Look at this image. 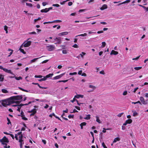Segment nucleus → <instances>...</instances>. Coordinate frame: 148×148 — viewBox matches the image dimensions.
Segmentation results:
<instances>
[{
    "mask_svg": "<svg viewBox=\"0 0 148 148\" xmlns=\"http://www.w3.org/2000/svg\"><path fill=\"white\" fill-rule=\"evenodd\" d=\"M10 135L12 137L13 139H14V136L12 134H10Z\"/></svg>",
    "mask_w": 148,
    "mask_h": 148,
    "instance_id": "62",
    "label": "nucleus"
},
{
    "mask_svg": "<svg viewBox=\"0 0 148 148\" xmlns=\"http://www.w3.org/2000/svg\"><path fill=\"white\" fill-rule=\"evenodd\" d=\"M96 121L98 123H101V122L100 121V119H99V118L98 116H96Z\"/></svg>",
    "mask_w": 148,
    "mask_h": 148,
    "instance_id": "20",
    "label": "nucleus"
},
{
    "mask_svg": "<svg viewBox=\"0 0 148 148\" xmlns=\"http://www.w3.org/2000/svg\"><path fill=\"white\" fill-rule=\"evenodd\" d=\"M62 53L63 54H66L67 53V51L66 50H63L62 51Z\"/></svg>",
    "mask_w": 148,
    "mask_h": 148,
    "instance_id": "39",
    "label": "nucleus"
},
{
    "mask_svg": "<svg viewBox=\"0 0 148 148\" xmlns=\"http://www.w3.org/2000/svg\"><path fill=\"white\" fill-rule=\"evenodd\" d=\"M127 91H126L124 92L123 94V95H127Z\"/></svg>",
    "mask_w": 148,
    "mask_h": 148,
    "instance_id": "56",
    "label": "nucleus"
},
{
    "mask_svg": "<svg viewBox=\"0 0 148 148\" xmlns=\"http://www.w3.org/2000/svg\"><path fill=\"white\" fill-rule=\"evenodd\" d=\"M22 98L23 97L22 95H21L12 96L10 98V99L11 100H20L22 99Z\"/></svg>",
    "mask_w": 148,
    "mask_h": 148,
    "instance_id": "3",
    "label": "nucleus"
},
{
    "mask_svg": "<svg viewBox=\"0 0 148 148\" xmlns=\"http://www.w3.org/2000/svg\"><path fill=\"white\" fill-rule=\"evenodd\" d=\"M102 44L101 47L102 48L104 47L106 45V43L105 42H102Z\"/></svg>",
    "mask_w": 148,
    "mask_h": 148,
    "instance_id": "33",
    "label": "nucleus"
},
{
    "mask_svg": "<svg viewBox=\"0 0 148 148\" xmlns=\"http://www.w3.org/2000/svg\"><path fill=\"white\" fill-rule=\"evenodd\" d=\"M103 130H102V132H103V133H106V130H110V129L109 128H107V129H105L104 128H103Z\"/></svg>",
    "mask_w": 148,
    "mask_h": 148,
    "instance_id": "36",
    "label": "nucleus"
},
{
    "mask_svg": "<svg viewBox=\"0 0 148 148\" xmlns=\"http://www.w3.org/2000/svg\"><path fill=\"white\" fill-rule=\"evenodd\" d=\"M126 121L127 124H130L132 123V121L131 119H129L126 120Z\"/></svg>",
    "mask_w": 148,
    "mask_h": 148,
    "instance_id": "21",
    "label": "nucleus"
},
{
    "mask_svg": "<svg viewBox=\"0 0 148 148\" xmlns=\"http://www.w3.org/2000/svg\"><path fill=\"white\" fill-rule=\"evenodd\" d=\"M0 142L2 144L7 145V144L4 143H8L9 142V141L8 138L5 136H4L1 139H0Z\"/></svg>",
    "mask_w": 148,
    "mask_h": 148,
    "instance_id": "2",
    "label": "nucleus"
},
{
    "mask_svg": "<svg viewBox=\"0 0 148 148\" xmlns=\"http://www.w3.org/2000/svg\"><path fill=\"white\" fill-rule=\"evenodd\" d=\"M42 141L45 145L46 144V142L45 140L42 139Z\"/></svg>",
    "mask_w": 148,
    "mask_h": 148,
    "instance_id": "64",
    "label": "nucleus"
},
{
    "mask_svg": "<svg viewBox=\"0 0 148 148\" xmlns=\"http://www.w3.org/2000/svg\"><path fill=\"white\" fill-rule=\"evenodd\" d=\"M4 79V75L2 74H0V81L2 82L3 81Z\"/></svg>",
    "mask_w": 148,
    "mask_h": 148,
    "instance_id": "15",
    "label": "nucleus"
},
{
    "mask_svg": "<svg viewBox=\"0 0 148 148\" xmlns=\"http://www.w3.org/2000/svg\"><path fill=\"white\" fill-rule=\"evenodd\" d=\"M118 54V52L117 51H116L113 50L111 51V52L110 53V54L111 55H116Z\"/></svg>",
    "mask_w": 148,
    "mask_h": 148,
    "instance_id": "12",
    "label": "nucleus"
},
{
    "mask_svg": "<svg viewBox=\"0 0 148 148\" xmlns=\"http://www.w3.org/2000/svg\"><path fill=\"white\" fill-rule=\"evenodd\" d=\"M90 114L87 115L86 117L84 118V119L86 120L90 119Z\"/></svg>",
    "mask_w": 148,
    "mask_h": 148,
    "instance_id": "23",
    "label": "nucleus"
},
{
    "mask_svg": "<svg viewBox=\"0 0 148 148\" xmlns=\"http://www.w3.org/2000/svg\"><path fill=\"white\" fill-rule=\"evenodd\" d=\"M22 47H21L20 48L19 50H20V51L23 54H25L26 52H25L23 50V49H21Z\"/></svg>",
    "mask_w": 148,
    "mask_h": 148,
    "instance_id": "25",
    "label": "nucleus"
},
{
    "mask_svg": "<svg viewBox=\"0 0 148 148\" xmlns=\"http://www.w3.org/2000/svg\"><path fill=\"white\" fill-rule=\"evenodd\" d=\"M99 73L101 74H102L103 75H104L105 74V73L103 70H102L100 71L99 72Z\"/></svg>",
    "mask_w": 148,
    "mask_h": 148,
    "instance_id": "53",
    "label": "nucleus"
},
{
    "mask_svg": "<svg viewBox=\"0 0 148 148\" xmlns=\"http://www.w3.org/2000/svg\"><path fill=\"white\" fill-rule=\"evenodd\" d=\"M107 5L106 4L103 5L100 8V9L101 10H103L107 8Z\"/></svg>",
    "mask_w": 148,
    "mask_h": 148,
    "instance_id": "14",
    "label": "nucleus"
},
{
    "mask_svg": "<svg viewBox=\"0 0 148 148\" xmlns=\"http://www.w3.org/2000/svg\"><path fill=\"white\" fill-rule=\"evenodd\" d=\"M140 100L143 104L146 105L147 104V103L145 101L143 97H141L140 98Z\"/></svg>",
    "mask_w": 148,
    "mask_h": 148,
    "instance_id": "8",
    "label": "nucleus"
},
{
    "mask_svg": "<svg viewBox=\"0 0 148 148\" xmlns=\"http://www.w3.org/2000/svg\"><path fill=\"white\" fill-rule=\"evenodd\" d=\"M36 109H34L31 111H29V112H32L31 114H30V116H33L36 113Z\"/></svg>",
    "mask_w": 148,
    "mask_h": 148,
    "instance_id": "10",
    "label": "nucleus"
},
{
    "mask_svg": "<svg viewBox=\"0 0 148 148\" xmlns=\"http://www.w3.org/2000/svg\"><path fill=\"white\" fill-rule=\"evenodd\" d=\"M9 99H10V104L12 103H15V102H14V101L13 100H11L10 99V98H9Z\"/></svg>",
    "mask_w": 148,
    "mask_h": 148,
    "instance_id": "51",
    "label": "nucleus"
},
{
    "mask_svg": "<svg viewBox=\"0 0 148 148\" xmlns=\"http://www.w3.org/2000/svg\"><path fill=\"white\" fill-rule=\"evenodd\" d=\"M77 74V72H74L73 73H69V74L70 75H76V74Z\"/></svg>",
    "mask_w": 148,
    "mask_h": 148,
    "instance_id": "43",
    "label": "nucleus"
},
{
    "mask_svg": "<svg viewBox=\"0 0 148 148\" xmlns=\"http://www.w3.org/2000/svg\"><path fill=\"white\" fill-rule=\"evenodd\" d=\"M31 42L30 41H27L26 42L25 41L21 46V47H23V45L25 47H29L31 45Z\"/></svg>",
    "mask_w": 148,
    "mask_h": 148,
    "instance_id": "4",
    "label": "nucleus"
},
{
    "mask_svg": "<svg viewBox=\"0 0 148 148\" xmlns=\"http://www.w3.org/2000/svg\"><path fill=\"white\" fill-rule=\"evenodd\" d=\"M82 126H85L86 125L87 123L85 122H83L82 123H81L80 124Z\"/></svg>",
    "mask_w": 148,
    "mask_h": 148,
    "instance_id": "37",
    "label": "nucleus"
},
{
    "mask_svg": "<svg viewBox=\"0 0 148 148\" xmlns=\"http://www.w3.org/2000/svg\"><path fill=\"white\" fill-rule=\"evenodd\" d=\"M72 47L75 48H78V46L77 44H75L72 46Z\"/></svg>",
    "mask_w": 148,
    "mask_h": 148,
    "instance_id": "40",
    "label": "nucleus"
},
{
    "mask_svg": "<svg viewBox=\"0 0 148 148\" xmlns=\"http://www.w3.org/2000/svg\"><path fill=\"white\" fill-rule=\"evenodd\" d=\"M3 70L4 71L6 72L7 73H10L12 75H14V74L10 70H8L6 68H4L3 69Z\"/></svg>",
    "mask_w": 148,
    "mask_h": 148,
    "instance_id": "9",
    "label": "nucleus"
},
{
    "mask_svg": "<svg viewBox=\"0 0 148 148\" xmlns=\"http://www.w3.org/2000/svg\"><path fill=\"white\" fill-rule=\"evenodd\" d=\"M52 115L53 116L55 117L56 118V119H58V120L60 121H62V120L58 116H56L54 113H52Z\"/></svg>",
    "mask_w": 148,
    "mask_h": 148,
    "instance_id": "27",
    "label": "nucleus"
},
{
    "mask_svg": "<svg viewBox=\"0 0 148 148\" xmlns=\"http://www.w3.org/2000/svg\"><path fill=\"white\" fill-rule=\"evenodd\" d=\"M47 4V3L46 2H43L42 3V5L43 6H45Z\"/></svg>",
    "mask_w": 148,
    "mask_h": 148,
    "instance_id": "52",
    "label": "nucleus"
},
{
    "mask_svg": "<svg viewBox=\"0 0 148 148\" xmlns=\"http://www.w3.org/2000/svg\"><path fill=\"white\" fill-rule=\"evenodd\" d=\"M86 54L85 53L82 52V53L80 54V55L82 57H83V55H85Z\"/></svg>",
    "mask_w": 148,
    "mask_h": 148,
    "instance_id": "42",
    "label": "nucleus"
},
{
    "mask_svg": "<svg viewBox=\"0 0 148 148\" xmlns=\"http://www.w3.org/2000/svg\"><path fill=\"white\" fill-rule=\"evenodd\" d=\"M8 51H11V52L9 53V55L8 56V57H9L12 54L13 52V50L11 49H9L8 50Z\"/></svg>",
    "mask_w": 148,
    "mask_h": 148,
    "instance_id": "29",
    "label": "nucleus"
},
{
    "mask_svg": "<svg viewBox=\"0 0 148 148\" xmlns=\"http://www.w3.org/2000/svg\"><path fill=\"white\" fill-rule=\"evenodd\" d=\"M2 92L3 93H6L8 92V90L5 89H3L1 90Z\"/></svg>",
    "mask_w": 148,
    "mask_h": 148,
    "instance_id": "26",
    "label": "nucleus"
},
{
    "mask_svg": "<svg viewBox=\"0 0 148 148\" xmlns=\"http://www.w3.org/2000/svg\"><path fill=\"white\" fill-rule=\"evenodd\" d=\"M62 22V21L60 20H54V21H52V23H55V22L60 23V22Z\"/></svg>",
    "mask_w": 148,
    "mask_h": 148,
    "instance_id": "28",
    "label": "nucleus"
},
{
    "mask_svg": "<svg viewBox=\"0 0 148 148\" xmlns=\"http://www.w3.org/2000/svg\"><path fill=\"white\" fill-rule=\"evenodd\" d=\"M18 88L20 90L23 91H24V92H29L27 90H25L23 88H21V87H19Z\"/></svg>",
    "mask_w": 148,
    "mask_h": 148,
    "instance_id": "30",
    "label": "nucleus"
},
{
    "mask_svg": "<svg viewBox=\"0 0 148 148\" xmlns=\"http://www.w3.org/2000/svg\"><path fill=\"white\" fill-rule=\"evenodd\" d=\"M21 116L22 117V119L23 120H27V118L26 117H24V116H23V115H22Z\"/></svg>",
    "mask_w": 148,
    "mask_h": 148,
    "instance_id": "41",
    "label": "nucleus"
},
{
    "mask_svg": "<svg viewBox=\"0 0 148 148\" xmlns=\"http://www.w3.org/2000/svg\"><path fill=\"white\" fill-rule=\"evenodd\" d=\"M87 35V34L86 33H85L84 34H80V35H78L75 36V37L77 36H86Z\"/></svg>",
    "mask_w": 148,
    "mask_h": 148,
    "instance_id": "22",
    "label": "nucleus"
},
{
    "mask_svg": "<svg viewBox=\"0 0 148 148\" xmlns=\"http://www.w3.org/2000/svg\"><path fill=\"white\" fill-rule=\"evenodd\" d=\"M44 56H42L40 57H39V58H35L32 60L31 61H30V63H32V62H35L36 60H37L39 58H40L41 57H43Z\"/></svg>",
    "mask_w": 148,
    "mask_h": 148,
    "instance_id": "19",
    "label": "nucleus"
},
{
    "mask_svg": "<svg viewBox=\"0 0 148 148\" xmlns=\"http://www.w3.org/2000/svg\"><path fill=\"white\" fill-rule=\"evenodd\" d=\"M48 61H49V60H44V61H42V64L46 63Z\"/></svg>",
    "mask_w": 148,
    "mask_h": 148,
    "instance_id": "58",
    "label": "nucleus"
},
{
    "mask_svg": "<svg viewBox=\"0 0 148 148\" xmlns=\"http://www.w3.org/2000/svg\"><path fill=\"white\" fill-rule=\"evenodd\" d=\"M65 73L53 77V79H60L61 77Z\"/></svg>",
    "mask_w": 148,
    "mask_h": 148,
    "instance_id": "7",
    "label": "nucleus"
},
{
    "mask_svg": "<svg viewBox=\"0 0 148 148\" xmlns=\"http://www.w3.org/2000/svg\"><path fill=\"white\" fill-rule=\"evenodd\" d=\"M41 19V18L40 17H38L37 19H35L34 20V22H36L38 20H40Z\"/></svg>",
    "mask_w": 148,
    "mask_h": 148,
    "instance_id": "50",
    "label": "nucleus"
},
{
    "mask_svg": "<svg viewBox=\"0 0 148 148\" xmlns=\"http://www.w3.org/2000/svg\"><path fill=\"white\" fill-rule=\"evenodd\" d=\"M138 89V87H136V88H135L134 90L133 91V92H134V93H135L136 91Z\"/></svg>",
    "mask_w": 148,
    "mask_h": 148,
    "instance_id": "60",
    "label": "nucleus"
},
{
    "mask_svg": "<svg viewBox=\"0 0 148 148\" xmlns=\"http://www.w3.org/2000/svg\"><path fill=\"white\" fill-rule=\"evenodd\" d=\"M83 95H78L75 96V98H77V99L79 98L80 97L83 98Z\"/></svg>",
    "mask_w": 148,
    "mask_h": 148,
    "instance_id": "18",
    "label": "nucleus"
},
{
    "mask_svg": "<svg viewBox=\"0 0 148 148\" xmlns=\"http://www.w3.org/2000/svg\"><path fill=\"white\" fill-rule=\"evenodd\" d=\"M46 48L48 51H51L55 49V47L54 45H50L46 46Z\"/></svg>",
    "mask_w": 148,
    "mask_h": 148,
    "instance_id": "6",
    "label": "nucleus"
},
{
    "mask_svg": "<svg viewBox=\"0 0 148 148\" xmlns=\"http://www.w3.org/2000/svg\"><path fill=\"white\" fill-rule=\"evenodd\" d=\"M130 2V0H127L123 2V4H124L126 3H128Z\"/></svg>",
    "mask_w": 148,
    "mask_h": 148,
    "instance_id": "48",
    "label": "nucleus"
},
{
    "mask_svg": "<svg viewBox=\"0 0 148 148\" xmlns=\"http://www.w3.org/2000/svg\"><path fill=\"white\" fill-rule=\"evenodd\" d=\"M53 75V73H50L47 75L46 76V77L47 78H48L49 77H52V76Z\"/></svg>",
    "mask_w": 148,
    "mask_h": 148,
    "instance_id": "24",
    "label": "nucleus"
},
{
    "mask_svg": "<svg viewBox=\"0 0 148 148\" xmlns=\"http://www.w3.org/2000/svg\"><path fill=\"white\" fill-rule=\"evenodd\" d=\"M137 115L138 113L136 111H135L133 113V116H137Z\"/></svg>",
    "mask_w": 148,
    "mask_h": 148,
    "instance_id": "44",
    "label": "nucleus"
},
{
    "mask_svg": "<svg viewBox=\"0 0 148 148\" xmlns=\"http://www.w3.org/2000/svg\"><path fill=\"white\" fill-rule=\"evenodd\" d=\"M123 113H121L119 114L117 116L119 117H121V116L123 114Z\"/></svg>",
    "mask_w": 148,
    "mask_h": 148,
    "instance_id": "57",
    "label": "nucleus"
},
{
    "mask_svg": "<svg viewBox=\"0 0 148 148\" xmlns=\"http://www.w3.org/2000/svg\"><path fill=\"white\" fill-rule=\"evenodd\" d=\"M60 47L62 48V49H64L65 48V46L63 45H61L60 46Z\"/></svg>",
    "mask_w": 148,
    "mask_h": 148,
    "instance_id": "47",
    "label": "nucleus"
},
{
    "mask_svg": "<svg viewBox=\"0 0 148 148\" xmlns=\"http://www.w3.org/2000/svg\"><path fill=\"white\" fill-rule=\"evenodd\" d=\"M102 145L103 148H107V147L106 146L104 142L102 143Z\"/></svg>",
    "mask_w": 148,
    "mask_h": 148,
    "instance_id": "46",
    "label": "nucleus"
},
{
    "mask_svg": "<svg viewBox=\"0 0 148 148\" xmlns=\"http://www.w3.org/2000/svg\"><path fill=\"white\" fill-rule=\"evenodd\" d=\"M42 77V76L41 75H35L34 76L35 78H41Z\"/></svg>",
    "mask_w": 148,
    "mask_h": 148,
    "instance_id": "38",
    "label": "nucleus"
},
{
    "mask_svg": "<svg viewBox=\"0 0 148 148\" xmlns=\"http://www.w3.org/2000/svg\"><path fill=\"white\" fill-rule=\"evenodd\" d=\"M73 4V3L72 2H68V5L70 6L72 5Z\"/></svg>",
    "mask_w": 148,
    "mask_h": 148,
    "instance_id": "55",
    "label": "nucleus"
},
{
    "mask_svg": "<svg viewBox=\"0 0 148 148\" xmlns=\"http://www.w3.org/2000/svg\"><path fill=\"white\" fill-rule=\"evenodd\" d=\"M120 140V138L119 137H117V138H115L114 140L113 141V143H115L116 142V141H119Z\"/></svg>",
    "mask_w": 148,
    "mask_h": 148,
    "instance_id": "17",
    "label": "nucleus"
},
{
    "mask_svg": "<svg viewBox=\"0 0 148 148\" xmlns=\"http://www.w3.org/2000/svg\"><path fill=\"white\" fill-rule=\"evenodd\" d=\"M32 84H34V85H37L39 87V86H40V85H39V84H38V83H36L33 82L32 83Z\"/></svg>",
    "mask_w": 148,
    "mask_h": 148,
    "instance_id": "54",
    "label": "nucleus"
},
{
    "mask_svg": "<svg viewBox=\"0 0 148 148\" xmlns=\"http://www.w3.org/2000/svg\"><path fill=\"white\" fill-rule=\"evenodd\" d=\"M74 116V115H69L68 116V117L70 119L71 118H73Z\"/></svg>",
    "mask_w": 148,
    "mask_h": 148,
    "instance_id": "45",
    "label": "nucleus"
},
{
    "mask_svg": "<svg viewBox=\"0 0 148 148\" xmlns=\"http://www.w3.org/2000/svg\"><path fill=\"white\" fill-rule=\"evenodd\" d=\"M15 78L16 80H19L20 79H22V78L21 76H19V77H15Z\"/></svg>",
    "mask_w": 148,
    "mask_h": 148,
    "instance_id": "31",
    "label": "nucleus"
},
{
    "mask_svg": "<svg viewBox=\"0 0 148 148\" xmlns=\"http://www.w3.org/2000/svg\"><path fill=\"white\" fill-rule=\"evenodd\" d=\"M52 6H55V7H59L60 5L58 4H53L52 5Z\"/></svg>",
    "mask_w": 148,
    "mask_h": 148,
    "instance_id": "49",
    "label": "nucleus"
},
{
    "mask_svg": "<svg viewBox=\"0 0 148 148\" xmlns=\"http://www.w3.org/2000/svg\"><path fill=\"white\" fill-rule=\"evenodd\" d=\"M26 5L29 6L30 7H32L33 6L32 4L30 3H26Z\"/></svg>",
    "mask_w": 148,
    "mask_h": 148,
    "instance_id": "35",
    "label": "nucleus"
},
{
    "mask_svg": "<svg viewBox=\"0 0 148 148\" xmlns=\"http://www.w3.org/2000/svg\"><path fill=\"white\" fill-rule=\"evenodd\" d=\"M7 119L8 121V122L7 123V124L8 125H9L10 124H11V123L10 119L8 117H7Z\"/></svg>",
    "mask_w": 148,
    "mask_h": 148,
    "instance_id": "34",
    "label": "nucleus"
},
{
    "mask_svg": "<svg viewBox=\"0 0 148 148\" xmlns=\"http://www.w3.org/2000/svg\"><path fill=\"white\" fill-rule=\"evenodd\" d=\"M8 27L7 26L5 25L4 26V29L5 31L8 30Z\"/></svg>",
    "mask_w": 148,
    "mask_h": 148,
    "instance_id": "59",
    "label": "nucleus"
},
{
    "mask_svg": "<svg viewBox=\"0 0 148 148\" xmlns=\"http://www.w3.org/2000/svg\"><path fill=\"white\" fill-rule=\"evenodd\" d=\"M89 87L90 88L92 89V90H91L89 91H88V92H92L94 90H95L96 88V87L92 85H89Z\"/></svg>",
    "mask_w": 148,
    "mask_h": 148,
    "instance_id": "13",
    "label": "nucleus"
},
{
    "mask_svg": "<svg viewBox=\"0 0 148 148\" xmlns=\"http://www.w3.org/2000/svg\"><path fill=\"white\" fill-rule=\"evenodd\" d=\"M54 40L53 41L51 42H54L55 41H56V43H55V44H60L61 43V39L60 37H56L54 38Z\"/></svg>",
    "mask_w": 148,
    "mask_h": 148,
    "instance_id": "5",
    "label": "nucleus"
},
{
    "mask_svg": "<svg viewBox=\"0 0 148 148\" xmlns=\"http://www.w3.org/2000/svg\"><path fill=\"white\" fill-rule=\"evenodd\" d=\"M48 12V10L47 8H46L45 9H42L40 10V12H45L46 13Z\"/></svg>",
    "mask_w": 148,
    "mask_h": 148,
    "instance_id": "16",
    "label": "nucleus"
},
{
    "mask_svg": "<svg viewBox=\"0 0 148 148\" xmlns=\"http://www.w3.org/2000/svg\"><path fill=\"white\" fill-rule=\"evenodd\" d=\"M68 109L67 108H66L65 110H63V112L67 113L68 112Z\"/></svg>",
    "mask_w": 148,
    "mask_h": 148,
    "instance_id": "61",
    "label": "nucleus"
},
{
    "mask_svg": "<svg viewBox=\"0 0 148 148\" xmlns=\"http://www.w3.org/2000/svg\"><path fill=\"white\" fill-rule=\"evenodd\" d=\"M142 68V67L141 66V67H135L134 68V69L136 70H139L141 69Z\"/></svg>",
    "mask_w": 148,
    "mask_h": 148,
    "instance_id": "32",
    "label": "nucleus"
},
{
    "mask_svg": "<svg viewBox=\"0 0 148 148\" xmlns=\"http://www.w3.org/2000/svg\"><path fill=\"white\" fill-rule=\"evenodd\" d=\"M1 101V104L4 107H6L7 106L10 105V99H9L2 100Z\"/></svg>",
    "mask_w": 148,
    "mask_h": 148,
    "instance_id": "1",
    "label": "nucleus"
},
{
    "mask_svg": "<svg viewBox=\"0 0 148 148\" xmlns=\"http://www.w3.org/2000/svg\"><path fill=\"white\" fill-rule=\"evenodd\" d=\"M14 137L16 140H18V138L17 134H15V136Z\"/></svg>",
    "mask_w": 148,
    "mask_h": 148,
    "instance_id": "63",
    "label": "nucleus"
},
{
    "mask_svg": "<svg viewBox=\"0 0 148 148\" xmlns=\"http://www.w3.org/2000/svg\"><path fill=\"white\" fill-rule=\"evenodd\" d=\"M68 32H62L61 33H59L58 34V35L60 36H62L64 35H66L68 34Z\"/></svg>",
    "mask_w": 148,
    "mask_h": 148,
    "instance_id": "11",
    "label": "nucleus"
}]
</instances>
